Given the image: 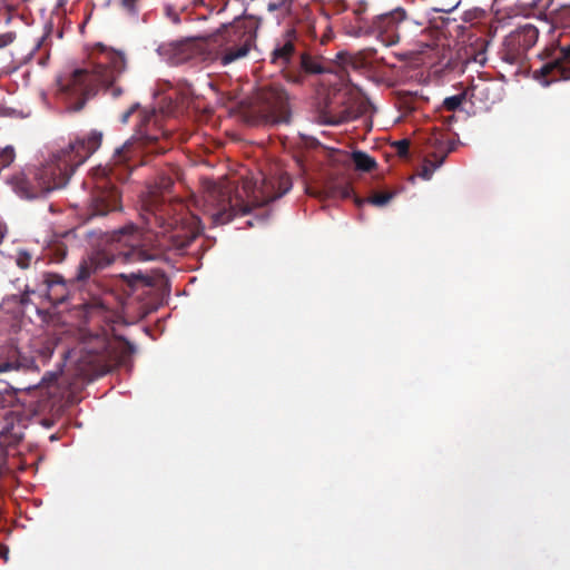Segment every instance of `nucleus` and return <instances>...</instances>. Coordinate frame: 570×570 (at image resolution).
Returning a JSON list of instances; mask_svg holds the SVG:
<instances>
[{
    "label": "nucleus",
    "mask_w": 570,
    "mask_h": 570,
    "mask_svg": "<svg viewBox=\"0 0 570 570\" xmlns=\"http://www.w3.org/2000/svg\"><path fill=\"white\" fill-rule=\"evenodd\" d=\"M176 169H169L158 175L149 187L148 195L141 202L140 218L147 229L141 233L147 236L146 244L156 237V245L151 250H159L160 256L165 249L175 247L184 249L188 247L198 235V218L190 214L185 204L179 199H167L175 178Z\"/></svg>",
    "instance_id": "obj_3"
},
{
    "label": "nucleus",
    "mask_w": 570,
    "mask_h": 570,
    "mask_svg": "<svg viewBox=\"0 0 570 570\" xmlns=\"http://www.w3.org/2000/svg\"><path fill=\"white\" fill-rule=\"evenodd\" d=\"M125 69L126 58L121 51L97 45L87 67L76 69L58 80L59 90L69 100V110L80 111L86 101L101 89L110 90L114 97H119L122 90L115 82Z\"/></svg>",
    "instance_id": "obj_6"
},
{
    "label": "nucleus",
    "mask_w": 570,
    "mask_h": 570,
    "mask_svg": "<svg viewBox=\"0 0 570 570\" xmlns=\"http://www.w3.org/2000/svg\"><path fill=\"white\" fill-rule=\"evenodd\" d=\"M13 41L11 33L0 35V48H3Z\"/></svg>",
    "instance_id": "obj_32"
},
{
    "label": "nucleus",
    "mask_w": 570,
    "mask_h": 570,
    "mask_svg": "<svg viewBox=\"0 0 570 570\" xmlns=\"http://www.w3.org/2000/svg\"><path fill=\"white\" fill-rule=\"evenodd\" d=\"M131 278H134L135 281H140V282H146V279L142 277V276H139V275H131Z\"/></svg>",
    "instance_id": "obj_36"
},
{
    "label": "nucleus",
    "mask_w": 570,
    "mask_h": 570,
    "mask_svg": "<svg viewBox=\"0 0 570 570\" xmlns=\"http://www.w3.org/2000/svg\"><path fill=\"white\" fill-rule=\"evenodd\" d=\"M102 132L91 130L77 138L66 148L53 154L51 159L32 171L30 178L24 171L11 176L10 184L21 197L33 199L65 187L76 168L83 164L102 142Z\"/></svg>",
    "instance_id": "obj_5"
},
{
    "label": "nucleus",
    "mask_w": 570,
    "mask_h": 570,
    "mask_svg": "<svg viewBox=\"0 0 570 570\" xmlns=\"http://www.w3.org/2000/svg\"><path fill=\"white\" fill-rule=\"evenodd\" d=\"M465 99H466L465 91L454 95V96H451V97H446V98H444V100L442 102V108H444L448 111H455L462 106V104L465 101Z\"/></svg>",
    "instance_id": "obj_25"
},
{
    "label": "nucleus",
    "mask_w": 570,
    "mask_h": 570,
    "mask_svg": "<svg viewBox=\"0 0 570 570\" xmlns=\"http://www.w3.org/2000/svg\"><path fill=\"white\" fill-rule=\"evenodd\" d=\"M70 284L71 282H67L59 274L45 272L32 286L30 284L26 285L23 293L18 296L19 303L21 306H26L30 302V295L37 294L47 298L53 305L61 304L68 298Z\"/></svg>",
    "instance_id": "obj_12"
},
{
    "label": "nucleus",
    "mask_w": 570,
    "mask_h": 570,
    "mask_svg": "<svg viewBox=\"0 0 570 570\" xmlns=\"http://www.w3.org/2000/svg\"><path fill=\"white\" fill-rule=\"evenodd\" d=\"M320 195L325 198L347 199L353 196V188L346 178L332 177L323 184Z\"/></svg>",
    "instance_id": "obj_20"
},
{
    "label": "nucleus",
    "mask_w": 570,
    "mask_h": 570,
    "mask_svg": "<svg viewBox=\"0 0 570 570\" xmlns=\"http://www.w3.org/2000/svg\"><path fill=\"white\" fill-rule=\"evenodd\" d=\"M253 105L265 122L287 124L291 119L289 96L281 83L266 82L258 86Z\"/></svg>",
    "instance_id": "obj_11"
},
{
    "label": "nucleus",
    "mask_w": 570,
    "mask_h": 570,
    "mask_svg": "<svg viewBox=\"0 0 570 570\" xmlns=\"http://www.w3.org/2000/svg\"><path fill=\"white\" fill-rule=\"evenodd\" d=\"M50 261L55 263L62 262L67 256V245L63 242H53L47 249Z\"/></svg>",
    "instance_id": "obj_24"
},
{
    "label": "nucleus",
    "mask_w": 570,
    "mask_h": 570,
    "mask_svg": "<svg viewBox=\"0 0 570 570\" xmlns=\"http://www.w3.org/2000/svg\"><path fill=\"white\" fill-rule=\"evenodd\" d=\"M21 435L6 429L0 433V448H12L19 443Z\"/></svg>",
    "instance_id": "obj_26"
},
{
    "label": "nucleus",
    "mask_w": 570,
    "mask_h": 570,
    "mask_svg": "<svg viewBox=\"0 0 570 570\" xmlns=\"http://www.w3.org/2000/svg\"><path fill=\"white\" fill-rule=\"evenodd\" d=\"M16 402L29 419L42 416L39 423L50 429L62 416L65 406L55 377L16 392Z\"/></svg>",
    "instance_id": "obj_9"
},
{
    "label": "nucleus",
    "mask_w": 570,
    "mask_h": 570,
    "mask_svg": "<svg viewBox=\"0 0 570 570\" xmlns=\"http://www.w3.org/2000/svg\"><path fill=\"white\" fill-rule=\"evenodd\" d=\"M194 2H195V4H202L204 1L203 0H195Z\"/></svg>",
    "instance_id": "obj_37"
},
{
    "label": "nucleus",
    "mask_w": 570,
    "mask_h": 570,
    "mask_svg": "<svg viewBox=\"0 0 570 570\" xmlns=\"http://www.w3.org/2000/svg\"><path fill=\"white\" fill-rule=\"evenodd\" d=\"M393 147L400 157H406L410 150V141L407 139H401L395 141Z\"/></svg>",
    "instance_id": "obj_29"
},
{
    "label": "nucleus",
    "mask_w": 570,
    "mask_h": 570,
    "mask_svg": "<svg viewBox=\"0 0 570 570\" xmlns=\"http://www.w3.org/2000/svg\"><path fill=\"white\" fill-rule=\"evenodd\" d=\"M455 7H456V3L455 4H451L449 8H440V9H438V11L449 12L452 9H454Z\"/></svg>",
    "instance_id": "obj_35"
},
{
    "label": "nucleus",
    "mask_w": 570,
    "mask_h": 570,
    "mask_svg": "<svg viewBox=\"0 0 570 570\" xmlns=\"http://www.w3.org/2000/svg\"><path fill=\"white\" fill-rule=\"evenodd\" d=\"M295 30H288L281 39H277L269 55V62L284 72L288 82L301 85L307 76L331 72L332 69L324 63L320 56H313L297 49Z\"/></svg>",
    "instance_id": "obj_8"
},
{
    "label": "nucleus",
    "mask_w": 570,
    "mask_h": 570,
    "mask_svg": "<svg viewBox=\"0 0 570 570\" xmlns=\"http://www.w3.org/2000/svg\"><path fill=\"white\" fill-rule=\"evenodd\" d=\"M50 440H51V441H52V440H57L56 435H51V436H50Z\"/></svg>",
    "instance_id": "obj_39"
},
{
    "label": "nucleus",
    "mask_w": 570,
    "mask_h": 570,
    "mask_svg": "<svg viewBox=\"0 0 570 570\" xmlns=\"http://www.w3.org/2000/svg\"><path fill=\"white\" fill-rule=\"evenodd\" d=\"M562 56L553 61L544 63L540 68V73L543 77L550 78L551 81L559 79H570V67L566 63H570V45L561 48Z\"/></svg>",
    "instance_id": "obj_18"
},
{
    "label": "nucleus",
    "mask_w": 570,
    "mask_h": 570,
    "mask_svg": "<svg viewBox=\"0 0 570 570\" xmlns=\"http://www.w3.org/2000/svg\"><path fill=\"white\" fill-rule=\"evenodd\" d=\"M538 39L539 30L534 24L519 26L504 38L502 59L511 65H522L528 51L534 47Z\"/></svg>",
    "instance_id": "obj_13"
},
{
    "label": "nucleus",
    "mask_w": 570,
    "mask_h": 570,
    "mask_svg": "<svg viewBox=\"0 0 570 570\" xmlns=\"http://www.w3.org/2000/svg\"><path fill=\"white\" fill-rule=\"evenodd\" d=\"M147 238L134 224H127L107 234L108 248L96 250L82 258L77 267L75 281L85 282L92 274L108 267L118 259L122 262L158 259L160 257L159 250L146 248Z\"/></svg>",
    "instance_id": "obj_7"
},
{
    "label": "nucleus",
    "mask_w": 570,
    "mask_h": 570,
    "mask_svg": "<svg viewBox=\"0 0 570 570\" xmlns=\"http://www.w3.org/2000/svg\"><path fill=\"white\" fill-rule=\"evenodd\" d=\"M206 50H208V40L195 38L171 41L158 48L159 53L175 65L197 58Z\"/></svg>",
    "instance_id": "obj_15"
},
{
    "label": "nucleus",
    "mask_w": 570,
    "mask_h": 570,
    "mask_svg": "<svg viewBox=\"0 0 570 570\" xmlns=\"http://www.w3.org/2000/svg\"><path fill=\"white\" fill-rule=\"evenodd\" d=\"M138 0H121L122 6L131 13L136 11V4Z\"/></svg>",
    "instance_id": "obj_33"
},
{
    "label": "nucleus",
    "mask_w": 570,
    "mask_h": 570,
    "mask_svg": "<svg viewBox=\"0 0 570 570\" xmlns=\"http://www.w3.org/2000/svg\"><path fill=\"white\" fill-rule=\"evenodd\" d=\"M138 117L139 122L134 140H128L117 148L108 164L92 170L95 186L87 206L88 218L104 217L109 213L121 210V195L112 180L126 181L137 166V159L144 149L154 154L166 150V147L158 145L165 131L157 125L156 111L140 110Z\"/></svg>",
    "instance_id": "obj_2"
},
{
    "label": "nucleus",
    "mask_w": 570,
    "mask_h": 570,
    "mask_svg": "<svg viewBox=\"0 0 570 570\" xmlns=\"http://www.w3.org/2000/svg\"><path fill=\"white\" fill-rule=\"evenodd\" d=\"M16 159V151L12 146L0 148V173L9 167Z\"/></svg>",
    "instance_id": "obj_27"
},
{
    "label": "nucleus",
    "mask_w": 570,
    "mask_h": 570,
    "mask_svg": "<svg viewBox=\"0 0 570 570\" xmlns=\"http://www.w3.org/2000/svg\"><path fill=\"white\" fill-rule=\"evenodd\" d=\"M108 296L88 294L75 306V316L83 325V342L78 360L79 367L88 375L101 376L126 365L135 353V346L124 337H110L114 325L122 317L110 307Z\"/></svg>",
    "instance_id": "obj_1"
},
{
    "label": "nucleus",
    "mask_w": 570,
    "mask_h": 570,
    "mask_svg": "<svg viewBox=\"0 0 570 570\" xmlns=\"http://www.w3.org/2000/svg\"><path fill=\"white\" fill-rule=\"evenodd\" d=\"M137 108H138V105H134V106H131L128 110H126V111L121 115V117H120V121H121L122 124H127V122H128V120H129V118H130V116L136 111V109H137Z\"/></svg>",
    "instance_id": "obj_31"
},
{
    "label": "nucleus",
    "mask_w": 570,
    "mask_h": 570,
    "mask_svg": "<svg viewBox=\"0 0 570 570\" xmlns=\"http://www.w3.org/2000/svg\"><path fill=\"white\" fill-rule=\"evenodd\" d=\"M31 262H32V256L30 253H28L26 250L18 252L17 257H16V264L20 268H22V269L29 268L31 266Z\"/></svg>",
    "instance_id": "obj_28"
},
{
    "label": "nucleus",
    "mask_w": 570,
    "mask_h": 570,
    "mask_svg": "<svg viewBox=\"0 0 570 570\" xmlns=\"http://www.w3.org/2000/svg\"><path fill=\"white\" fill-rule=\"evenodd\" d=\"M18 367H19V364L17 362H9V361L1 362L0 363V373H6V372L13 371V370H18Z\"/></svg>",
    "instance_id": "obj_30"
},
{
    "label": "nucleus",
    "mask_w": 570,
    "mask_h": 570,
    "mask_svg": "<svg viewBox=\"0 0 570 570\" xmlns=\"http://www.w3.org/2000/svg\"><path fill=\"white\" fill-rule=\"evenodd\" d=\"M292 8H293V0H277V1H271L267 4V9L269 12L278 11L279 14L277 16L278 20H283L286 17L292 14Z\"/></svg>",
    "instance_id": "obj_23"
},
{
    "label": "nucleus",
    "mask_w": 570,
    "mask_h": 570,
    "mask_svg": "<svg viewBox=\"0 0 570 570\" xmlns=\"http://www.w3.org/2000/svg\"><path fill=\"white\" fill-rule=\"evenodd\" d=\"M223 1H224V8H225L228 3V0H223Z\"/></svg>",
    "instance_id": "obj_38"
},
{
    "label": "nucleus",
    "mask_w": 570,
    "mask_h": 570,
    "mask_svg": "<svg viewBox=\"0 0 570 570\" xmlns=\"http://www.w3.org/2000/svg\"><path fill=\"white\" fill-rule=\"evenodd\" d=\"M430 156L434 158V168L441 166L446 156L454 149V142L450 141L441 131L432 132L428 138Z\"/></svg>",
    "instance_id": "obj_19"
},
{
    "label": "nucleus",
    "mask_w": 570,
    "mask_h": 570,
    "mask_svg": "<svg viewBox=\"0 0 570 570\" xmlns=\"http://www.w3.org/2000/svg\"><path fill=\"white\" fill-rule=\"evenodd\" d=\"M256 28L245 21L225 26L208 39V51L214 52V60L228 66L248 56L255 47Z\"/></svg>",
    "instance_id": "obj_10"
},
{
    "label": "nucleus",
    "mask_w": 570,
    "mask_h": 570,
    "mask_svg": "<svg viewBox=\"0 0 570 570\" xmlns=\"http://www.w3.org/2000/svg\"><path fill=\"white\" fill-rule=\"evenodd\" d=\"M353 163L355 168L362 171H371L376 167L374 158L363 151H354L352 154Z\"/></svg>",
    "instance_id": "obj_22"
},
{
    "label": "nucleus",
    "mask_w": 570,
    "mask_h": 570,
    "mask_svg": "<svg viewBox=\"0 0 570 570\" xmlns=\"http://www.w3.org/2000/svg\"><path fill=\"white\" fill-rule=\"evenodd\" d=\"M405 18L406 13L401 8L382 13L373 20V32L384 46H394L400 41L399 28Z\"/></svg>",
    "instance_id": "obj_16"
},
{
    "label": "nucleus",
    "mask_w": 570,
    "mask_h": 570,
    "mask_svg": "<svg viewBox=\"0 0 570 570\" xmlns=\"http://www.w3.org/2000/svg\"><path fill=\"white\" fill-rule=\"evenodd\" d=\"M431 175H432V171L429 169V168H424L423 171H422V177L424 179H430L431 178Z\"/></svg>",
    "instance_id": "obj_34"
},
{
    "label": "nucleus",
    "mask_w": 570,
    "mask_h": 570,
    "mask_svg": "<svg viewBox=\"0 0 570 570\" xmlns=\"http://www.w3.org/2000/svg\"><path fill=\"white\" fill-rule=\"evenodd\" d=\"M394 195L395 194L392 191L375 193L374 195H372L371 197H368L366 199L360 198V197H354V203L358 207L362 206L364 203H368V204H372L377 207H383L394 197Z\"/></svg>",
    "instance_id": "obj_21"
},
{
    "label": "nucleus",
    "mask_w": 570,
    "mask_h": 570,
    "mask_svg": "<svg viewBox=\"0 0 570 570\" xmlns=\"http://www.w3.org/2000/svg\"><path fill=\"white\" fill-rule=\"evenodd\" d=\"M262 175L257 179L220 178L207 185L206 203L212 207L215 224H227L236 216L248 214L252 208L265 206L287 194L292 188V179L286 173Z\"/></svg>",
    "instance_id": "obj_4"
},
{
    "label": "nucleus",
    "mask_w": 570,
    "mask_h": 570,
    "mask_svg": "<svg viewBox=\"0 0 570 570\" xmlns=\"http://www.w3.org/2000/svg\"><path fill=\"white\" fill-rule=\"evenodd\" d=\"M376 51L374 49H364L355 53L348 51H338L335 55L334 63L337 65L342 70H362L371 67V61L374 58Z\"/></svg>",
    "instance_id": "obj_17"
},
{
    "label": "nucleus",
    "mask_w": 570,
    "mask_h": 570,
    "mask_svg": "<svg viewBox=\"0 0 570 570\" xmlns=\"http://www.w3.org/2000/svg\"><path fill=\"white\" fill-rule=\"evenodd\" d=\"M370 108V100L361 91H351L348 97L341 101L340 107H335L333 104L326 106L325 121L330 125L348 122L365 115Z\"/></svg>",
    "instance_id": "obj_14"
}]
</instances>
